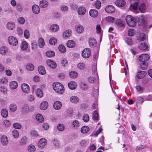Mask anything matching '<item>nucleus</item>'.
<instances>
[{"mask_svg": "<svg viewBox=\"0 0 152 152\" xmlns=\"http://www.w3.org/2000/svg\"><path fill=\"white\" fill-rule=\"evenodd\" d=\"M126 20L128 25L130 27H133L136 25V22L139 20V19L136 17H133L131 15L126 16Z\"/></svg>", "mask_w": 152, "mask_h": 152, "instance_id": "nucleus-1", "label": "nucleus"}, {"mask_svg": "<svg viewBox=\"0 0 152 152\" xmlns=\"http://www.w3.org/2000/svg\"><path fill=\"white\" fill-rule=\"evenodd\" d=\"M53 89L59 94H62L64 92V88L61 83L58 82H54L53 85Z\"/></svg>", "mask_w": 152, "mask_h": 152, "instance_id": "nucleus-2", "label": "nucleus"}, {"mask_svg": "<svg viewBox=\"0 0 152 152\" xmlns=\"http://www.w3.org/2000/svg\"><path fill=\"white\" fill-rule=\"evenodd\" d=\"M34 107L33 106H30L28 104H25L22 107V112L24 113H28L32 112L34 110Z\"/></svg>", "mask_w": 152, "mask_h": 152, "instance_id": "nucleus-3", "label": "nucleus"}, {"mask_svg": "<svg viewBox=\"0 0 152 152\" xmlns=\"http://www.w3.org/2000/svg\"><path fill=\"white\" fill-rule=\"evenodd\" d=\"M9 43L13 46H16L18 43L17 39L13 36H9L8 38Z\"/></svg>", "mask_w": 152, "mask_h": 152, "instance_id": "nucleus-4", "label": "nucleus"}, {"mask_svg": "<svg viewBox=\"0 0 152 152\" xmlns=\"http://www.w3.org/2000/svg\"><path fill=\"white\" fill-rule=\"evenodd\" d=\"M134 2L131 4L130 7V9L132 11H136L138 9V6L140 3L139 0H133Z\"/></svg>", "mask_w": 152, "mask_h": 152, "instance_id": "nucleus-5", "label": "nucleus"}, {"mask_svg": "<svg viewBox=\"0 0 152 152\" xmlns=\"http://www.w3.org/2000/svg\"><path fill=\"white\" fill-rule=\"evenodd\" d=\"M150 58L149 55L147 54H142L140 56L139 60L141 62H146Z\"/></svg>", "mask_w": 152, "mask_h": 152, "instance_id": "nucleus-6", "label": "nucleus"}, {"mask_svg": "<svg viewBox=\"0 0 152 152\" xmlns=\"http://www.w3.org/2000/svg\"><path fill=\"white\" fill-rule=\"evenodd\" d=\"M21 88L22 91L25 93L28 94L30 91V87L27 84L23 83L21 86Z\"/></svg>", "mask_w": 152, "mask_h": 152, "instance_id": "nucleus-7", "label": "nucleus"}, {"mask_svg": "<svg viewBox=\"0 0 152 152\" xmlns=\"http://www.w3.org/2000/svg\"><path fill=\"white\" fill-rule=\"evenodd\" d=\"M82 56L85 58H87L89 57L91 54L90 49L86 48L84 49L82 52Z\"/></svg>", "mask_w": 152, "mask_h": 152, "instance_id": "nucleus-8", "label": "nucleus"}, {"mask_svg": "<svg viewBox=\"0 0 152 152\" xmlns=\"http://www.w3.org/2000/svg\"><path fill=\"white\" fill-rule=\"evenodd\" d=\"M105 11L107 13H113L115 11V7L111 5L107 6L105 9Z\"/></svg>", "mask_w": 152, "mask_h": 152, "instance_id": "nucleus-9", "label": "nucleus"}, {"mask_svg": "<svg viewBox=\"0 0 152 152\" xmlns=\"http://www.w3.org/2000/svg\"><path fill=\"white\" fill-rule=\"evenodd\" d=\"M47 140L45 138H42L41 139L39 140L38 142V146L39 147L43 148L46 144Z\"/></svg>", "mask_w": 152, "mask_h": 152, "instance_id": "nucleus-10", "label": "nucleus"}, {"mask_svg": "<svg viewBox=\"0 0 152 152\" xmlns=\"http://www.w3.org/2000/svg\"><path fill=\"white\" fill-rule=\"evenodd\" d=\"M72 34V31L70 29H67L64 31L63 36L64 38L66 39L69 38Z\"/></svg>", "mask_w": 152, "mask_h": 152, "instance_id": "nucleus-11", "label": "nucleus"}, {"mask_svg": "<svg viewBox=\"0 0 152 152\" xmlns=\"http://www.w3.org/2000/svg\"><path fill=\"white\" fill-rule=\"evenodd\" d=\"M46 63L49 66L53 69H55L57 66L56 64L53 61L51 60L48 59L47 60Z\"/></svg>", "mask_w": 152, "mask_h": 152, "instance_id": "nucleus-12", "label": "nucleus"}, {"mask_svg": "<svg viewBox=\"0 0 152 152\" xmlns=\"http://www.w3.org/2000/svg\"><path fill=\"white\" fill-rule=\"evenodd\" d=\"M69 88L71 90L75 89L77 86V84L76 82L74 81H71L68 84Z\"/></svg>", "mask_w": 152, "mask_h": 152, "instance_id": "nucleus-13", "label": "nucleus"}, {"mask_svg": "<svg viewBox=\"0 0 152 152\" xmlns=\"http://www.w3.org/2000/svg\"><path fill=\"white\" fill-rule=\"evenodd\" d=\"M89 14L93 18H95L98 15V11L95 9H91L89 12Z\"/></svg>", "mask_w": 152, "mask_h": 152, "instance_id": "nucleus-14", "label": "nucleus"}, {"mask_svg": "<svg viewBox=\"0 0 152 152\" xmlns=\"http://www.w3.org/2000/svg\"><path fill=\"white\" fill-rule=\"evenodd\" d=\"M33 12L35 14H38L40 12V8L39 6L36 4L34 5L32 7Z\"/></svg>", "mask_w": 152, "mask_h": 152, "instance_id": "nucleus-15", "label": "nucleus"}, {"mask_svg": "<svg viewBox=\"0 0 152 152\" xmlns=\"http://www.w3.org/2000/svg\"><path fill=\"white\" fill-rule=\"evenodd\" d=\"M86 12V9L83 7H79L77 10V12L78 14L80 15H83Z\"/></svg>", "mask_w": 152, "mask_h": 152, "instance_id": "nucleus-16", "label": "nucleus"}, {"mask_svg": "<svg viewBox=\"0 0 152 152\" xmlns=\"http://www.w3.org/2000/svg\"><path fill=\"white\" fill-rule=\"evenodd\" d=\"M1 140L2 144L4 145H7L8 143V138L5 136H2L1 137Z\"/></svg>", "mask_w": 152, "mask_h": 152, "instance_id": "nucleus-17", "label": "nucleus"}, {"mask_svg": "<svg viewBox=\"0 0 152 152\" xmlns=\"http://www.w3.org/2000/svg\"><path fill=\"white\" fill-rule=\"evenodd\" d=\"M76 31L78 33H82L84 31L83 27L80 25H78L76 26Z\"/></svg>", "mask_w": 152, "mask_h": 152, "instance_id": "nucleus-18", "label": "nucleus"}, {"mask_svg": "<svg viewBox=\"0 0 152 152\" xmlns=\"http://www.w3.org/2000/svg\"><path fill=\"white\" fill-rule=\"evenodd\" d=\"M18 86L17 82L15 81L11 82L10 83V86L12 89H15L17 88Z\"/></svg>", "mask_w": 152, "mask_h": 152, "instance_id": "nucleus-19", "label": "nucleus"}, {"mask_svg": "<svg viewBox=\"0 0 152 152\" xmlns=\"http://www.w3.org/2000/svg\"><path fill=\"white\" fill-rule=\"evenodd\" d=\"M124 0H117L115 2L116 4L118 7H123L126 4Z\"/></svg>", "mask_w": 152, "mask_h": 152, "instance_id": "nucleus-20", "label": "nucleus"}, {"mask_svg": "<svg viewBox=\"0 0 152 152\" xmlns=\"http://www.w3.org/2000/svg\"><path fill=\"white\" fill-rule=\"evenodd\" d=\"M61 104L59 101H56L54 103L53 107L55 109L58 110L61 108Z\"/></svg>", "mask_w": 152, "mask_h": 152, "instance_id": "nucleus-21", "label": "nucleus"}, {"mask_svg": "<svg viewBox=\"0 0 152 152\" xmlns=\"http://www.w3.org/2000/svg\"><path fill=\"white\" fill-rule=\"evenodd\" d=\"M139 10L142 13H144L145 12L146 7L145 4L144 3H142L140 4L139 7Z\"/></svg>", "mask_w": 152, "mask_h": 152, "instance_id": "nucleus-22", "label": "nucleus"}, {"mask_svg": "<svg viewBox=\"0 0 152 152\" xmlns=\"http://www.w3.org/2000/svg\"><path fill=\"white\" fill-rule=\"evenodd\" d=\"M7 27L10 30H12L15 28V24L13 22H8L7 24Z\"/></svg>", "mask_w": 152, "mask_h": 152, "instance_id": "nucleus-23", "label": "nucleus"}, {"mask_svg": "<svg viewBox=\"0 0 152 152\" xmlns=\"http://www.w3.org/2000/svg\"><path fill=\"white\" fill-rule=\"evenodd\" d=\"M48 106V102L46 101H43L42 102L40 105V108L42 110H45Z\"/></svg>", "mask_w": 152, "mask_h": 152, "instance_id": "nucleus-24", "label": "nucleus"}, {"mask_svg": "<svg viewBox=\"0 0 152 152\" xmlns=\"http://www.w3.org/2000/svg\"><path fill=\"white\" fill-rule=\"evenodd\" d=\"M36 119L39 123H42L44 121L43 116L40 114H38L36 115Z\"/></svg>", "mask_w": 152, "mask_h": 152, "instance_id": "nucleus-25", "label": "nucleus"}, {"mask_svg": "<svg viewBox=\"0 0 152 152\" xmlns=\"http://www.w3.org/2000/svg\"><path fill=\"white\" fill-rule=\"evenodd\" d=\"M48 5V3L46 0H42L40 1L39 6L40 7L43 8L46 7Z\"/></svg>", "mask_w": 152, "mask_h": 152, "instance_id": "nucleus-26", "label": "nucleus"}, {"mask_svg": "<svg viewBox=\"0 0 152 152\" xmlns=\"http://www.w3.org/2000/svg\"><path fill=\"white\" fill-rule=\"evenodd\" d=\"M39 73L42 75H44L46 73V71L44 67L42 66H40L38 68Z\"/></svg>", "mask_w": 152, "mask_h": 152, "instance_id": "nucleus-27", "label": "nucleus"}, {"mask_svg": "<svg viewBox=\"0 0 152 152\" xmlns=\"http://www.w3.org/2000/svg\"><path fill=\"white\" fill-rule=\"evenodd\" d=\"M115 22L116 24L118 26L121 27H124V22L121 19H117L115 20Z\"/></svg>", "mask_w": 152, "mask_h": 152, "instance_id": "nucleus-28", "label": "nucleus"}, {"mask_svg": "<svg viewBox=\"0 0 152 152\" xmlns=\"http://www.w3.org/2000/svg\"><path fill=\"white\" fill-rule=\"evenodd\" d=\"M145 75V71H142L139 72L137 73V77L138 79H141Z\"/></svg>", "mask_w": 152, "mask_h": 152, "instance_id": "nucleus-29", "label": "nucleus"}, {"mask_svg": "<svg viewBox=\"0 0 152 152\" xmlns=\"http://www.w3.org/2000/svg\"><path fill=\"white\" fill-rule=\"evenodd\" d=\"M66 45L68 47L72 48L75 47V43L74 41L72 40H69L67 42Z\"/></svg>", "mask_w": 152, "mask_h": 152, "instance_id": "nucleus-30", "label": "nucleus"}, {"mask_svg": "<svg viewBox=\"0 0 152 152\" xmlns=\"http://www.w3.org/2000/svg\"><path fill=\"white\" fill-rule=\"evenodd\" d=\"M70 100L71 102L74 103H76L78 102L79 99L77 96H73L70 98Z\"/></svg>", "mask_w": 152, "mask_h": 152, "instance_id": "nucleus-31", "label": "nucleus"}, {"mask_svg": "<svg viewBox=\"0 0 152 152\" xmlns=\"http://www.w3.org/2000/svg\"><path fill=\"white\" fill-rule=\"evenodd\" d=\"M38 43L40 48H43L45 45V42L44 39L42 38H40L38 40Z\"/></svg>", "mask_w": 152, "mask_h": 152, "instance_id": "nucleus-32", "label": "nucleus"}, {"mask_svg": "<svg viewBox=\"0 0 152 152\" xmlns=\"http://www.w3.org/2000/svg\"><path fill=\"white\" fill-rule=\"evenodd\" d=\"M89 130V127L87 126H83L81 129V132L83 134L87 133Z\"/></svg>", "mask_w": 152, "mask_h": 152, "instance_id": "nucleus-33", "label": "nucleus"}, {"mask_svg": "<svg viewBox=\"0 0 152 152\" xmlns=\"http://www.w3.org/2000/svg\"><path fill=\"white\" fill-rule=\"evenodd\" d=\"M59 29L58 25L56 24L52 25L50 27V29L53 32H56Z\"/></svg>", "mask_w": 152, "mask_h": 152, "instance_id": "nucleus-34", "label": "nucleus"}, {"mask_svg": "<svg viewBox=\"0 0 152 152\" xmlns=\"http://www.w3.org/2000/svg\"><path fill=\"white\" fill-rule=\"evenodd\" d=\"M20 47L21 50H26L28 48V43L26 41H23L21 44Z\"/></svg>", "mask_w": 152, "mask_h": 152, "instance_id": "nucleus-35", "label": "nucleus"}, {"mask_svg": "<svg viewBox=\"0 0 152 152\" xmlns=\"http://www.w3.org/2000/svg\"><path fill=\"white\" fill-rule=\"evenodd\" d=\"M88 42L90 46L91 47L94 46L96 43V40L93 38H90Z\"/></svg>", "mask_w": 152, "mask_h": 152, "instance_id": "nucleus-36", "label": "nucleus"}, {"mask_svg": "<svg viewBox=\"0 0 152 152\" xmlns=\"http://www.w3.org/2000/svg\"><path fill=\"white\" fill-rule=\"evenodd\" d=\"M7 51V48L5 46L1 47L0 48V53L2 55H4Z\"/></svg>", "mask_w": 152, "mask_h": 152, "instance_id": "nucleus-37", "label": "nucleus"}, {"mask_svg": "<svg viewBox=\"0 0 152 152\" xmlns=\"http://www.w3.org/2000/svg\"><path fill=\"white\" fill-rule=\"evenodd\" d=\"M36 93L37 95L39 97H42L43 96V92L40 89L38 88L36 91Z\"/></svg>", "mask_w": 152, "mask_h": 152, "instance_id": "nucleus-38", "label": "nucleus"}, {"mask_svg": "<svg viewBox=\"0 0 152 152\" xmlns=\"http://www.w3.org/2000/svg\"><path fill=\"white\" fill-rule=\"evenodd\" d=\"M1 116L4 118H6L8 115L7 110L5 109H3L1 111Z\"/></svg>", "mask_w": 152, "mask_h": 152, "instance_id": "nucleus-39", "label": "nucleus"}, {"mask_svg": "<svg viewBox=\"0 0 152 152\" xmlns=\"http://www.w3.org/2000/svg\"><path fill=\"white\" fill-rule=\"evenodd\" d=\"M9 108L11 111L12 112H14L16 110L17 107L15 104L12 103L10 105Z\"/></svg>", "mask_w": 152, "mask_h": 152, "instance_id": "nucleus-40", "label": "nucleus"}, {"mask_svg": "<svg viewBox=\"0 0 152 152\" xmlns=\"http://www.w3.org/2000/svg\"><path fill=\"white\" fill-rule=\"evenodd\" d=\"M140 66L142 69H145L148 67L147 63L146 62H141L140 64Z\"/></svg>", "mask_w": 152, "mask_h": 152, "instance_id": "nucleus-41", "label": "nucleus"}, {"mask_svg": "<svg viewBox=\"0 0 152 152\" xmlns=\"http://www.w3.org/2000/svg\"><path fill=\"white\" fill-rule=\"evenodd\" d=\"M27 141V138L26 137H24L21 139L19 142V143L21 145H24L26 144Z\"/></svg>", "mask_w": 152, "mask_h": 152, "instance_id": "nucleus-42", "label": "nucleus"}, {"mask_svg": "<svg viewBox=\"0 0 152 152\" xmlns=\"http://www.w3.org/2000/svg\"><path fill=\"white\" fill-rule=\"evenodd\" d=\"M28 150L29 152H34L36 150V148L34 145L31 144L28 146Z\"/></svg>", "mask_w": 152, "mask_h": 152, "instance_id": "nucleus-43", "label": "nucleus"}, {"mask_svg": "<svg viewBox=\"0 0 152 152\" xmlns=\"http://www.w3.org/2000/svg\"><path fill=\"white\" fill-rule=\"evenodd\" d=\"M139 48L142 50H145L148 48V45L146 43H142L140 45Z\"/></svg>", "mask_w": 152, "mask_h": 152, "instance_id": "nucleus-44", "label": "nucleus"}, {"mask_svg": "<svg viewBox=\"0 0 152 152\" xmlns=\"http://www.w3.org/2000/svg\"><path fill=\"white\" fill-rule=\"evenodd\" d=\"M58 130L60 131H63L65 129V126L62 124H59L57 126Z\"/></svg>", "mask_w": 152, "mask_h": 152, "instance_id": "nucleus-45", "label": "nucleus"}, {"mask_svg": "<svg viewBox=\"0 0 152 152\" xmlns=\"http://www.w3.org/2000/svg\"><path fill=\"white\" fill-rule=\"evenodd\" d=\"M46 55L49 57H52L54 56L55 53L53 51L49 50L46 52Z\"/></svg>", "mask_w": 152, "mask_h": 152, "instance_id": "nucleus-46", "label": "nucleus"}, {"mask_svg": "<svg viewBox=\"0 0 152 152\" xmlns=\"http://www.w3.org/2000/svg\"><path fill=\"white\" fill-rule=\"evenodd\" d=\"M69 75L71 77L75 78L77 77V74L76 72L72 71L69 72Z\"/></svg>", "mask_w": 152, "mask_h": 152, "instance_id": "nucleus-47", "label": "nucleus"}, {"mask_svg": "<svg viewBox=\"0 0 152 152\" xmlns=\"http://www.w3.org/2000/svg\"><path fill=\"white\" fill-rule=\"evenodd\" d=\"M77 67L80 70L84 69L85 68V64L83 63H80L77 65Z\"/></svg>", "mask_w": 152, "mask_h": 152, "instance_id": "nucleus-48", "label": "nucleus"}, {"mask_svg": "<svg viewBox=\"0 0 152 152\" xmlns=\"http://www.w3.org/2000/svg\"><path fill=\"white\" fill-rule=\"evenodd\" d=\"M58 49L60 51L63 53H65L66 50L65 47L62 45L59 46Z\"/></svg>", "mask_w": 152, "mask_h": 152, "instance_id": "nucleus-49", "label": "nucleus"}, {"mask_svg": "<svg viewBox=\"0 0 152 152\" xmlns=\"http://www.w3.org/2000/svg\"><path fill=\"white\" fill-rule=\"evenodd\" d=\"M93 118L95 120H98L99 119V115L96 110L94 111V113L93 115Z\"/></svg>", "mask_w": 152, "mask_h": 152, "instance_id": "nucleus-50", "label": "nucleus"}, {"mask_svg": "<svg viewBox=\"0 0 152 152\" xmlns=\"http://www.w3.org/2000/svg\"><path fill=\"white\" fill-rule=\"evenodd\" d=\"M12 134L14 137L15 138L18 137L19 133L18 131L16 130H14L12 132Z\"/></svg>", "mask_w": 152, "mask_h": 152, "instance_id": "nucleus-51", "label": "nucleus"}, {"mask_svg": "<svg viewBox=\"0 0 152 152\" xmlns=\"http://www.w3.org/2000/svg\"><path fill=\"white\" fill-rule=\"evenodd\" d=\"M26 69L28 70L32 71L34 69V67L32 64H29L27 65L26 67Z\"/></svg>", "mask_w": 152, "mask_h": 152, "instance_id": "nucleus-52", "label": "nucleus"}, {"mask_svg": "<svg viewBox=\"0 0 152 152\" xmlns=\"http://www.w3.org/2000/svg\"><path fill=\"white\" fill-rule=\"evenodd\" d=\"M89 117L88 115L87 114H84L83 116V120L86 122H88L89 120Z\"/></svg>", "mask_w": 152, "mask_h": 152, "instance_id": "nucleus-53", "label": "nucleus"}, {"mask_svg": "<svg viewBox=\"0 0 152 152\" xmlns=\"http://www.w3.org/2000/svg\"><path fill=\"white\" fill-rule=\"evenodd\" d=\"M80 145L82 147H86L88 145V142L86 140H82L80 142Z\"/></svg>", "mask_w": 152, "mask_h": 152, "instance_id": "nucleus-54", "label": "nucleus"}, {"mask_svg": "<svg viewBox=\"0 0 152 152\" xmlns=\"http://www.w3.org/2000/svg\"><path fill=\"white\" fill-rule=\"evenodd\" d=\"M106 20L107 21L110 23H113L115 21V18L111 16L106 17Z\"/></svg>", "mask_w": 152, "mask_h": 152, "instance_id": "nucleus-55", "label": "nucleus"}, {"mask_svg": "<svg viewBox=\"0 0 152 152\" xmlns=\"http://www.w3.org/2000/svg\"><path fill=\"white\" fill-rule=\"evenodd\" d=\"M72 124L75 128H77L80 126V124L77 120H75L72 123Z\"/></svg>", "mask_w": 152, "mask_h": 152, "instance_id": "nucleus-56", "label": "nucleus"}, {"mask_svg": "<svg viewBox=\"0 0 152 152\" xmlns=\"http://www.w3.org/2000/svg\"><path fill=\"white\" fill-rule=\"evenodd\" d=\"M57 42L56 39L54 37L50 39L49 40V43L51 45H54Z\"/></svg>", "mask_w": 152, "mask_h": 152, "instance_id": "nucleus-57", "label": "nucleus"}, {"mask_svg": "<svg viewBox=\"0 0 152 152\" xmlns=\"http://www.w3.org/2000/svg\"><path fill=\"white\" fill-rule=\"evenodd\" d=\"M80 85L81 88L82 89L86 90L88 88L87 84L84 83H81Z\"/></svg>", "mask_w": 152, "mask_h": 152, "instance_id": "nucleus-58", "label": "nucleus"}, {"mask_svg": "<svg viewBox=\"0 0 152 152\" xmlns=\"http://www.w3.org/2000/svg\"><path fill=\"white\" fill-rule=\"evenodd\" d=\"M13 126L14 128L18 129H20L22 127L21 125L20 124L17 123L14 124Z\"/></svg>", "mask_w": 152, "mask_h": 152, "instance_id": "nucleus-59", "label": "nucleus"}, {"mask_svg": "<svg viewBox=\"0 0 152 152\" xmlns=\"http://www.w3.org/2000/svg\"><path fill=\"white\" fill-rule=\"evenodd\" d=\"M31 48L32 50H35L37 48V43L35 42H31Z\"/></svg>", "mask_w": 152, "mask_h": 152, "instance_id": "nucleus-60", "label": "nucleus"}, {"mask_svg": "<svg viewBox=\"0 0 152 152\" xmlns=\"http://www.w3.org/2000/svg\"><path fill=\"white\" fill-rule=\"evenodd\" d=\"M24 35L25 38L28 39L29 37V33L28 30L26 29L24 32Z\"/></svg>", "mask_w": 152, "mask_h": 152, "instance_id": "nucleus-61", "label": "nucleus"}, {"mask_svg": "<svg viewBox=\"0 0 152 152\" xmlns=\"http://www.w3.org/2000/svg\"><path fill=\"white\" fill-rule=\"evenodd\" d=\"M61 63L62 65L64 66H67V60L65 59H63L61 61Z\"/></svg>", "mask_w": 152, "mask_h": 152, "instance_id": "nucleus-62", "label": "nucleus"}, {"mask_svg": "<svg viewBox=\"0 0 152 152\" xmlns=\"http://www.w3.org/2000/svg\"><path fill=\"white\" fill-rule=\"evenodd\" d=\"M60 9L62 11L65 12L68 10V7L66 6L63 5L61 7Z\"/></svg>", "mask_w": 152, "mask_h": 152, "instance_id": "nucleus-63", "label": "nucleus"}, {"mask_svg": "<svg viewBox=\"0 0 152 152\" xmlns=\"http://www.w3.org/2000/svg\"><path fill=\"white\" fill-rule=\"evenodd\" d=\"M137 102L140 103H142L144 102V99L142 96L138 97L137 98Z\"/></svg>", "mask_w": 152, "mask_h": 152, "instance_id": "nucleus-64", "label": "nucleus"}]
</instances>
